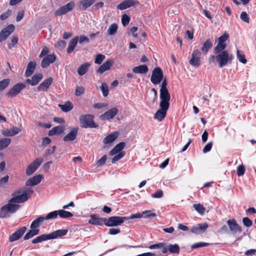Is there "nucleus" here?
Masks as SVG:
<instances>
[{"label":"nucleus","instance_id":"nucleus-1","mask_svg":"<svg viewBox=\"0 0 256 256\" xmlns=\"http://www.w3.org/2000/svg\"><path fill=\"white\" fill-rule=\"evenodd\" d=\"M33 192L32 190L24 189L14 192L12 194V198L8 200V204L0 208V218H9L11 214L14 213L20 208L18 204L26 202Z\"/></svg>","mask_w":256,"mask_h":256},{"label":"nucleus","instance_id":"nucleus-2","mask_svg":"<svg viewBox=\"0 0 256 256\" xmlns=\"http://www.w3.org/2000/svg\"><path fill=\"white\" fill-rule=\"evenodd\" d=\"M216 56H211L210 62H212L216 60L220 68H222L228 63H231L232 60V54H230L226 50H222L218 54H215Z\"/></svg>","mask_w":256,"mask_h":256},{"label":"nucleus","instance_id":"nucleus-3","mask_svg":"<svg viewBox=\"0 0 256 256\" xmlns=\"http://www.w3.org/2000/svg\"><path fill=\"white\" fill-rule=\"evenodd\" d=\"M126 220H128L126 216H113L104 218V224L109 227L116 226L121 225Z\"/></svg>","mask_w":256,"mask_h":256},{"label":"nucleus","instance_id":"nucleus-4","mask_svg":"<svg viewBox=\"0 0 256 256\" xmlns=\"http://www.w3.org/2000/svg\"><path fill=\"white\" fill-rule=\"evenodd\" d=\"M26 88V84L23 83H18L10 88L6 93V96L9 98H13L18 94Z\"/></svg>","mask_w":256,"mask_h":256},{"label":"nucleus","instance_id":"nucleus-5","mask_svg":"<svg viewBox=\"0 0 256 256\" xmlns=\"http://www.w3.org/2000/svg\"><path fill=\"white\" fill-rule=\"evenodd\" d=\"M163 79V72L162 70L159 68H156L152 71L150 81L154 84H159Z\"/></svg>","mask_w":256,"mask_h":256},{"label":"nucleus","instance_id":"nucleus-6","mask_svg":"<svg viewBox=\"0 0 256 256\" xmlns=\"http://www.w3.org/2000/svg\"><path fill=\"white\" fill-rule=\"evenodd\" d=\"M80 121L82 126L84 128H96V126L93 121V116L90 114L82 116L80 118Z\"/></svg>","mask_w":256,"mask_h":256},{"label":"nucleus","instance_id":"nucleus-7","mask_svg":"<svg viewBox=\"0 0 256 256\" xmlns=\"http://www.w3.org/2000/svg\"><path fill=\"white\" fill-rule=\"evenodd\" d=\"M228 38V34H224L218 38V43L214 48V54H218L222 50H224L226 46V41Z\"/></svg>","mask_w":256,"mask_h":256},{"label":"nucleus","instance_id":"nucleus-8","mask_svg":"<svg viewBox=\"0 0 256 256\" xmlns=\"http://www.w3.org/2000/svg\"><path fill=\"white\" fill-rule=\"evenodd\" d=\"M43 162V159L38 158L36 159L32 163L28 165L26 169V173L28 176L32 175Z\"/></svg>","mask_w":256,"mask_h":256},{"label":"nucleus","instance_id":"nucleus-9","mask_svg":"<svg viewBox=\"0 0 256 256\" xmlns=\"http://www.w3.org/2000/svg\"><path fill=\"white\" fill-rule=\"evenodd\" d=\"M201 52L198 50H194L189 60L190 64L194 67H198L200 64Z\"/></svg>","mask_w":256,"mask_h":256},{"label":"nucleus","instance_id":"nucleus-10","mask_svg":"<svg viewBox=\"0 0 256 256\" xmlns=\"http://www.w3.org/2000/svg\"><path fill=\"white\" fill-rule=\"evenodd\" d=\"M74 6L75 4L74 2L71 1L66 4L61 6L55 12V14L56 16H62L66 14L70 11H71Z\"/></svg>","mask_w":256,"mask_h":256},{"label":"nucleus","instance_id":"nucleus-11","mask_svg":"<svg viewBox=\"0 0 256 256\" xmlns=\"http://www.w3.org/2000/svg\"><path fill=\"white\" fill-rule=\"evenodd\" d=\"M160 105L169 107L170 96L168 90H160Z\"/></svg>","mask_w":256,"mask_h":256},{"label":"nucleus","instance_id":"nucleus-12","mask_svg":"<svg viewBox=\"0 0 256 256\" xmlns=\"http://www.w3.org/2000/svg\"><path fill=\"white\" fill-rule=\"evenodd\" d=\"M227 224L229 228L230 231L233 234H236L237 233H240L242 232V229L240 226L236 222V220L230 219L227 221Z\"/></svg>","mask_w":256,"mask_h":256},{"label":"nucleus","instance_id":"nucleus-13","mask_svg":"<svg viewBox=\"0 0 256 256\" xmlns=\"http://www.w3.org/2000/svg\"><path fill=\"white\" fill-rule=\"evenodd\" d=\"M160 109L156 112L154 116V118L157 120L159 122H161L165 118L169 107L162 105H160Z\"/></svg>","mask_w":256,"mask_h":256},{"label":"nucleus","instance_id":"nucleus-14","mask_svg":"<svg viewBox=\"0 0 256 256\" xmlns=\"http://www.w3.org/2000/svg\"><path fill=\"white\" fill-rule=\"evenodd\" d=\"M118 112L117 108H114L102 114L100 118L102 120H112L118 114Z\"/></svg>","mask_w":256,"mask_h":256},{"label":"nucleus","instance_id":"nucleus-15","mask_svg":"<svg viewBox=\"0 0 256 256\" xmlns=\"http://www.w3.org/2000/svg\"><path fill=\"white\" fill-rule=\"evenodd\" d=\"M14 30V26L13 24H10L4 28L0 32V42L6 40Z\"/></svg>","mask_w":256,"mask_h":256},{"label":"nucleus","instance_id":"nucleus-16","mask_svg":"<svg viewBox=\"0 0 256 256\" xmlns=\"http://www.w3.org/2000/svg\"><path fill=\"white\" fill-rule=\"evenodd\" d=\"M56 59L54 54H48L44 56L41 62V66L42 68H46L50 64L54 62Z\"/></svg>","mask_w":256,"mask_h":256},{"label":"nucleus","instance_id":"nucleus-17","mask_svg":"<svg viewBox=\"0 0 256 256\" xmlns=\"http://www.w3.org/2000/svg\"><path fill=\"white\" fill-rule=\"evenodd\" d=\"M26 228V226H22L17 230L14 234H12L9 237V241L13 242L18 240L24 234Z\"/></svg>","mask_w":256,"mask_h":256},{"label":"nucleus","instance_id":"nucleus-18","mask_svg":"<svg viewBox=\"0 0 256 256\" xmlns=\"http://www.w3.org/2000/svg\"><path fill=\"white\" fill-rule=\"evenodd\" d=\"M138 4V2L134 0H127L122 2L117 6L118 10H123L129 8L132 6Z\"/></svg>","mask_w":256,"mask_h":256},{"label":"nucleus","instance_id":"nucleus-19","mask_svg":"<svg viewBox=\"0 0 256 256\" xmlns=\"http://www.w3.org/2000/svg\"><path fill=\"white\" fill-rule=\"evenodd\" d=\"M208 228V224L206 223L198 224L196 226H194L191 231L195 234H199L202 232H204Z\"/></svg>","mask_w":256,"mask_h":256},{"label":"nucleus","instance_id":"nucleus-20","mask_svg":"<svg viewBox=\"0 0 256 256\" xmlns=\"http://www.w3.org/2000/svg\"><path fill=\"white\" fill-rule=\"evenodd\" d=\"M78 128L75 127L72 128L70 132L63 138L64 142H71L74 140L78 134Z\"/></svg>","mask_w":256,"mask_h":256},{"label":"nucleus","instance_id":"nucleus-21","mask_svg":"<svg viewBox=\"0 0 256 256\" xmlns=\"http://www.w3.org/2000/svg\"><path fill=\"white\" fill-rule=\"evenodd\" d=\"M53 82V78H50L44 80L37 88L38 91H47Z\"/></svg>","mask_w":256,"mask_h":256},{"label":"nucleus","instance_id":"nucleus-22","mask_svg":"<svg viewBox=\"0 0 256 256\" xmlns=\"http://www.w3.org/2000/svg\"><path fill=\"white\" fill-rule=\"evenodd\" d=\"M104 218H99L96 214H92L88 220V224L96 226H102L104 224Z\"/></svg>","mask_w":256,"mask_h":256},{"label":"nucleus","instance_id":"nucleus-23","mask_svg":"<svg viewBox=\"0 0 256 256\" xmlns=\"http://www.w3.org/2000/svg\"><path fill=\"white\" fill-rule=\"evenodd\" d=\"M21 130L20 128L14 126L3 131L2 134L5 136H12L18 134Z\"/></svg>","mask_w":256,"mask_h":256},{"label":"nucleus","instance_id":"nucleus-24","mask_svg":"<svg viewBox=\"0 0 256 256\" xmlns=\"http://www.w3.org/2000/svg\"><path fill=\"white\" fill-rule=\"evenodd\" d=\"M114 60L112 59H109L102 64L97 70L98 73L102 74L106 70H108L114 64Z\"/></svg>","mask_w":256,"mask_h":256},{"label":"nucleus","instance_id":"nucleus-25","mask_svg":"<svg viewBox=\"0 0 256 256\" xmlns=\"http://www.w3.org/2000/svg\"><path fill=\"white\" fill-rule=\"evenodd\" d=\"M43 175L38 174L30 178L26 182L27 186H34L38 184L43 178Z\"/></svg>","mask_w":256,"mask_h":256},{"label":"nucleus","instance_id":"nucleus-26","mask_svg":"<svg viewBox=\"0 0 256 256\" xmlns=\"http://www.w3.org/2000/svg\"><path fill=\"white\" fill-rule=\"evenodd\" d=\"M68 232V230H56L50 234H48V236L50 238V240L51 239H55L57 238H60L63 236H66Z\"/></svg>","mask_w":256,"mask_h":256},{"label":"nucleus","instance_id":"nucleus-27","mask_svg":"<svg viewBox=\"0 0 256 256\" xmlns=\"http://www.w3.org/2000/svg\"><path fill=\"white\" fill-rule=\"evenodd\" d=\"M42 78V74H34L31 79H28L26 82L31 86H36L37 84L40 80Z\"/></svg>","mask_w":256,"mask_h":256},{"label":"nucleus","instance_id":"nucleus-28","mask_svg":"<svg viewBox=\"0 0 256 256\" xmlns=\"http://www.w3.org/2000/svg\"><path fill=\"white\" fill-rule=\"evenodd\" d=\"M64 130L65 128L63 126H56L52 128V130H49L48 134L49 136L60 134L62 133Z\"/></svg>","mask_w":256,"mask_h":256},{"label":"nucleus","instance_id":"nucleus-29","mask_svg":"<svg viewBox=\"0 0 256 256\" xmlns=\"http://www.w3.org/2000/svg\"><path fill=\"white\" fill-rule=\"evenodd\" d=\"M124 146L125 143L124 142L118 144L110 152V155L112 156L122 152V150L124 149Z\"/></svg>","mask_w":256,"mask_h":256},{"label":"nucleus","instance_id":"nucleus-30","mask_svg":"<svg viewBox=\"0 0 256 256\" xmlns=\"http://www.w3.org/2000/svg\"><path fill=\"white\" fill-rule=\"evenodd\" d=\"M36 63L34 62H28L26 70L25 72V76L26 77H28L30 76L36 68Z\"/></svg>","mask_w":256,"mask_h":256},{"label":"nucleus","instance_id":"nucleus-31","mask_svg":"<svg viewBox=\"0 0 256 256\" xmlns=\"http://www.w3.org/2000/svg\"><path fill=\"white\" fill-rule=\"evenodd\" d=\"M78 40V36H76L70 40L66 50L68 54H70L74 51L77 44Z\"/></svg>","mask_w":256,"mask_h":256},{"label":"nucleus","instance_id":"nucleus-32","mask_svg":"<svg viewBox=\"0 0 256 256\" xmlns=\"http://www.w3.org/2000/svg\"><path fill=\"white\" fill-rule=\"evenodd\" d=\"M148 70V68L146 65H140L135 66L132 69V72L135 74H146Z\"/></svg>","mask_w":256,"mask_h":256},{"label":"nucleus","instance_id":"nucleus-33","mask_svg":"<svg viewBox=\"0 0 256 256\" xmlns=\"http://www.w3.org/2000/svg\"><path fill=\"white\" fill-rule=\"evenodd\" d=\"M118 133L114 132L106 136L103 140L104 144H108L112 142L118 136Z\"/></svg>","mask_w":256,"mask_h":256},{"label":"nucleus","instance_id":"nucleus-34","mask_svg":"<svg viewBox=\"0 0 256 256\" xmlns=\"http://www.w3.org/2000/svg\"><path fill=\"white\" fill-rule=\"evenodd\" d=\"M44 220V216H39L35 219L31 224L30 228L31 229H38V228Z\"/></svg>","mask_w":256,"mask_h":256},{"label":"nucleus","instance_id":"nucleus-35","mask_svg":"<svg viewBox=\"0 0 256 256\" xmlns=\"http://www.w3.org/2000/svg\"><path fill=\"white\" fill-rule=\"evenodd\" d=\"M90 64L88 62L84 63L81 65L78 69V75L82 76L84 75L88 70Z\"/></svg>","mask_w":256,"mask_h":256},{"label":"nucleus","instance_id":"nucleus-36","mask_svg":"<svg viewBox=\"0 0 256 256\" xmlns=\"http://www.w3.org/2000/svg\"><path fill=\"white\" fill-rule=\"evenodd\" d=\"M59 107L64 112H68L73 108L72 104L70 101L66 102L64 104H59Z\"/></svg>","mask_w":256,"mask_h":256},{"label":"nucleus","instance_id":"nucleus-37","mask_svg":"<svg viewBox=\"0 0 256 256\" xmlns=\"http://www.w3.org/2000/svg\"><path fill=\"white\" fill-rule=\"evenodd\" d=\"M212 46V42L210 39H208L203 44L201 50L204 54H206Z\"/></svg>","mask_w":256,"mask_h":256},{"label":"nucleus","instance_id":"nucleus-38","mask_svg":"<svg viewBox=\"0 0 256 256\" xmlns=\"http://www.w3.org/2000/svg\"><path fill=\"white\" fill-rule=\"evenodd\" d=\"M94 2L95 0H82L80 2V5L82 6V10H85L94 4Z\"/></svg>","mask_w":256,"mask_h":256},{"label":"nucleus","instance_id":"nucleus-39","mask_svg":"<svg viewBox=\"0 0 256 256\" xmlns=\"http://www.w3.org/2000/svg\"><path fill=\"white\" fill-rule=\"evenodd\" d=\"M11 142V140L9 138H2L0 140V150L7 148Z\"/></svg>","mask_w":256,"mask_h":256},{"label":"nucleus","instance_id":"nucleus-40","mask_svg":"<svg viewBox=\"0 0 256 256\" xmlns=\"http://www.w3.org/2000/svg\"><path fill=\"white\" fill-rule=\"evenodd\" d=\"M48 240H50L48 234H44L34 238L32 240V243L37 244Z\"/></svg>","mask_w":256,"mask_h":256},{"label":"nucleus","instance_id":"nucleus-41","mask_svg":"<svg viewBox=\"0 0 256 256\" xmlns=\"http://www.w3.org/2000/svg\"><path fill=\"white\" fill-rule=\"evenodd\" d=\"M39 229H31L24 236V240H28L34 236L37 235L39 233Z\"/></svg>","mask_w":256,"mask_h":256},{"label":"nucleus","instance_id":"nucleus-42","mask_svg":"<svg viewBox=\"0 0 256 256\" xmlns=\"http://www.w3.org/2000/svg\"><path fill=\"white\" fill-rule=\"evenodd\" d=\"M118 28V24H112L109 26L107 33L108 35L113 36L117 32Z\"/></svg>","mask_w":256,"mask_h":256},{"label":"nucleus","instance_id":"nucleus-43","mask_svg":"<svg viewBox=\"0 0 256 256\" xmlns=\"http://www.w3.org/2000/svg\"><path fill=\"white\" fill-rule=\"evenodd\" d=\"M58 215L61 218H68L73 216L72 213L64 210H58Z\"/></svg>","mask_w":256,"mask_h":256},{"label":"nucleus","instance_id":"nucleus-44","mask_svg":"<svg viewBox=\"0 0 256 256\" xmlns=\"http://www.w3.org/2000/svg\"><path fill=\"white\" fill-rule=\"evenodd\" d=\"M236 56L239 62H240L244 64H246V63L247 60L245 58L244 55L242 51L237 50Z\"/></svg>","mask_w":256,"mask_h":256},{"label":"nucleus","instance_id":"nucleus-45","mask_svg":"<svg viewBox=\"0 0 256 256\" xmlns=\"http://www.w3.org/2000/svg\"><path fill=\"white\" fill-rule=\"evenodd\" d=\"M168 250L172 254H178L180 252V248L178 244L168 245Z\"/></svg>","mask_w":256,"mask_h":256},{"label":"nucleus","instance_id":"nucleus-46","mask_svg":"<svg viewBox=\"0 0 256 256\" xmlns=\"http://www.w3.org/2000/svg\"><path fill=\"white\" fill-rule=\"evenodd\" d=\"M10 80L8 78L4 79L0 81V92L4 90L10 84Z\"/></svg>","mask_w":256,"mask_h":256},{"label":"nucleus","instance_id":"nucleus-47","mask_svg":"<svg viewBox=\"0 0 256 256\" xmlns=\"http://www.w3.org/2000/svg\"><path fill=\"white\" fill-rule=\"evenodd\" d=\"M195 210L198 212L200 214H203L205 211V208L204 206L200 204H194L193 206Z\"/></svg>","mask_w":256,"mask_h":256},{"label":"nucleus","instance_id":"nucleus-48","mask_svg":"<svg viewBox=\"0 0 256 256\" xmlns=\"http://www.w3.org/2000/svg\"><path fill=\"white\" fill-rule=\"evenodd\" d=\"M100 89L102 91V94L104 97H106L108 96L109 91H108V86L106 83L102 82L100 87Z\"/></svg>","mask_w":256,"mask_h":256},{"label":"nucleus","instance_id":"nucleus-49","mask_svg":"<svg viewBox=\"0 0 256 256\" xmlns=\"http://www.w3.org/2000/svg\"><path fill=\"white\" fill-rule=\"evenodd\" d=\"M58 216V210H55L50 212L47 214L46 216H44V220H48L50 219H54L57 218Z\"/></svg>","mask_w":256,"mask_h":256},{"label":"nucleus","instance_id":"nucleus-50","mask_svg":"<svg viewBox=\"0 0 256 256\" xmlns=\"http://www.w3.org/2000/svg\"><path fill=\"white\" fill-rule=\"evenodd\" d=\"M126 152H121L118 153V154L116 155L112 160V162L114 164L122 158L125 155Z\"/></svg>","mask_w":256,"mask_h":256},{"label":"nucleus","instance_id":"nucleus-51","mask_svg":"<svg viewBox=\"0 0 256 256\" xmlns=\"http://www.w3.org/2000/svg\"><path fill=\"white\" fill-rule=\"evenodd\" d=\"M85 91V88L82 86H77L76 87L74 94L76 96H79L82 94Z\"/></svg>","mask_w":256,"mask_h":256},{"label":"nucleus","instance_id":"nucleus-52","mask_svg":"<svg viewBox=\"0 0 256 256\" xmlns=\"http://www.w3.org/2000/svg\"><path fill=\"white\" fill-rule=\"evenodd\" d=\"M106 56L104 55H103L102 54H98L96 56L94 62L96 64H100L102 63L103 60H104Z\"/></svg>","mask_w":256,"mask_h":256},{"label":"nucleus","instance_id":"nucleus-53","mask_svg":"<svg viewBox=\"0 0 256 256\" xmlns=\"http://www.w3.org/2000/svg\"><path fill=\"white\" fill-rule=\"evenodd\" d=\"M130 21V18L127 14H124L122 18V23L124 26H127Z\"/></svg>","mask_w":256,"mask_h":256},{"label":"nucleus","instance_id":"nucleus-54","mask_svg":"<svg viewBox=\"0 0 256 256\" xmlns=\"http://www.w3.org/2000/svg\"><path fill=\"white\" fill-rule=\"evenodd\" d=\"M240 18L242 21H244L245 22H246L248 24L249 23L250 18L246 12H242L240 14Z\"/></svg>","mask_w":256,"mask_h":256},{"label":"nucleus","instance_id":"nucleus-55","mask_svg":"<svg viewBox=\"0 0 256 256\" xmlns=\"http://www.w3.org/2000/svg\"><path fill=\"white\" fill-rule=\"evenodd\" d=\"M18 42V38L16 36H12L11 38L10 42L8 44V48H12L13 46H14Z\"/></svg>","mask_w":256,"mask_h":256},{"label":"nucleus","instance_id":"nucleus-56","mask_svg":"<svg viewBox=\"0 0 256 256\" xmlns=\"http://www.w3.org/2000/svg\"><path fill=\"white\" fill-rule=\"evenodd\" d=\"M106 160H107L106 155H104L100 159H99L96 162V166H100L104 165L105 164Z\"/></svg>","mask_w":256,"mask_h":256},{"label":"nucleus","instance_id":"nucleus-57","mask_svg":"<svg viewBox=\"0 0 256 256\" xmlns=\"http://www.w3.org/2000/svg\"><path fill=\"white\" fill-rule=\"evenodd\" d=\"M12 10H8L6 12L2 13L0 16V19L2 20H6L8 17H9L12 14Z\"/></svg>","mask_w":256,"mask_h":256},{"label":"nucleus","instance_id":"nucleus-58","mask_svg":"<svg viewBox=\"0 0 256 256\" xmlns=\"http://www.w3.org/2000/svg\"><path fill=\"white\" fill-rule=\"evenodd\" d=\"M245 172V168L243 165H240L237 168V174L238 176L244 175Z\"/></svg>","mask_w":256,"mask_h":256},{"label":"nucleus","instance_id":"nucleus-59","mask_svg":"<svg viewBox=\"0 0 256 256\" xmlns=\"http://www.w3.org/2000/svg\"><path fill=\"white\" fill-rule=\"evenodd\" d=\"M208 243L204 242H200L198 243L194 244L191 246L192 248H196L200 247H204L206 246H208Z\"/></svg>","mask_w":256,"mask_h":256},{"label":"nucleus","instance_id":"nucleus-60","mask_svg":"<svg viewBox=\"0 0 256 256\" xmlns=\"http://www.w3.org/2000/svg\"><path fill=\"white\" fill-rule=\"evenodd\" d=\"M242 222L247 227H250L252 224V220L247 217L243 218Z\"/></svg>","mask_w":256,"mask_h":256},{"label":"nucleus","instance_id":"nucleus-61","mask_svg":"<svg viewBox=\"0 0 256 256\" xmlns=\"http://www.w3.org/2000/svg\"><path fill=\"white\" fill-rule=\"evenodd\" d=\"M163 196V192L161 190H159L152 194L153 198H161Z\"/></svg>","mask_w":256,"mask_h":256},{"label":"nucleus","instance_id":"nucleus-62","mask_svg":"<svg viewBox=\"0 0 256 256\" xmlns=\"http://www.w3.org/2000/svg\"><path fill=\"white\" fill-rule=\"evenodd\" d=\"M66 46V42L65 41L60 40L58 41L56 44V46L60 49L62 50L65 48Z\"/></svg>","mask_w":256,"mask_h":256},{"label":"nucleus","instance_id":"nucleus-63","mask_svg":"<svg viewBox=\"0 0 256 256\" xmlns=\"http://www.w3.org/2000/svg\"><path fill=\"white\" fill-rule=\"evenodd\" d=\"M212 146V142H208L204 148L202 152L204 153H206L210 150Z\"/></svg>","mask_w":256,"mask_h":256},{"label":"nucleus","instance_id":"nucleus-64","mask_svg":"<svg viewBox=\"0 0 256 256\" xmlns=\"http://www.w3.org/2000/svg\"><path fill=\"white\" fill-rule=\"evenodd\" d=\"M136 256H162V254L160 253L156 254L155 252H149L140 254Z\"/></svg>","mask_w":256,"mask_h":256}]
</instances>
